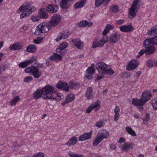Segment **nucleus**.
Segmentation results:
<instances>
[{
    "label": "nucleus",
    "mask_w": 157,
    "mask_h": 157,
    "mask_svg": "<svg viewBox=\"0 0 157 157\" xmlns=\"http://www.w3.org/2000/svg\"><path fill=\"white\" fill-rule=\"evenodd\" d=\"M96 66L97 69L98 71L96 81H98L103 78L105 74L112 75L114 73V71L110 68L108 65L103 62L98 63L96 64Z\"/></svg>",
    "instance_id": "1"
},
{
    "label": "nucleus",
    "mask_w": 157,
    "mask_h": 157,
    "mask_svg": "<svg viewBox=\"0 0 157 157\" xmlns=\"http://www.w3.org/2000/svg\"><path fill=\"white\" fill-rule=\"evenodd\" d=\"M32 4V2L24 3L19 8V10L22 13L20 14V18L22 19L29 16L33 12L36 10L34 6H31Z\"/></svg>",
    "instance_id": "2"
},
{
    "label": "nucleus",
    "mask_w": 157,
    "mask_h": 157,
    "mask_svg": "<svg viewBox=\"0 0 157 157\" xmlns=\"http://www.w3.org/2000/svg\"><path fill=\"white\" fill-rule=\"evenodd\" d=\"M49 94V85H47L42 89H38L33 94V98L37 100L41 98L43 94L42 98L44 99H49L48 94Z\"/></svg>",
    "instance_id": "3"
},
{
    "label": "nucleus",
    "mask_w": 157,
    "mask_h": 157,
    "mask_svg": "<svg viewBox=\"0 0 157 157\" xmlns=\"http://www.w3.org/2000/svg\"><path fill=\"white\" fill-rule=\"evenodd\" d=\"M64 98L62 93L57 92L53 87L50 86V101H53V104H55L56 101H59Z\"/></svg>",
    "instance_id": "4"
},
{
    "label": "nucleus",
    "mask_w": 157,
    "mask_h": 157,
    "mask_svg": "<svg viewBox=\"0 0 157 157\" xmlns=\"http://www.w3.org/2000/svg\"><path fill=\"white\" fill-rule=\"evenodd\" d=\"M109 39L108 36H103L101 38L98 37H96L93 40L92 48H95L103 47L108 41Z\"/></svg>",
    "instance_id": "5"
},
{
    "label": "nucleus",
    "mask_w": 157,
    "mask_h": 157,
    "mask_svg": "<svg viewBox=\"0 0 157 157\" xmlns=\"http://www.w3.org/2000/svg\"><path fill=\"white\" fill-rule=\"evenodd\" d=\"M139 1L140 0H134L129 10L128 15V18L132 19L136 15L137 11L140 8L139 4Z\"/></svg>",
    "instance_id": "6"
},
{
    "label": "nucleus",
    "mask_w": 157,
    "mask_h": 157,
    "mask_svg": "<svg viewBox=\"0 0 157 157\" xmlns=\"http://www.w3.org/2000/svg\"><path fill=\"white\" fill-rule=\"evenodd\" d=\"M49 30V24L45 22H43L36 27L34 34L39 35L41 33H46Z\"/></svg>",
    "instance_id": "7"
},
{
    "label": "nucleus",
    "mask_w": 157,
    "mask_h": 157,
    "mask_svg": "<svg viewBox=\"0 0 157 157\" xmlns=\"http://www.w3.org/2000/svg\"><path fill=\"white\" fill-rule=\"evenodd\" d=\"M38 68L35 66H31L28 67L25 69L26 73H31L35 78H38L42 75V72L38 71Z\"/></svg>",
    "instance_id": "8"
},
{
    "label": "nucleus",
    "mask_w": 157,
    "mask_h": 157,
    "mask_svg": "<svg viewBox=\"0 0 157 157\" xmlns=\"http://www.w3.org/2000/svg\"><path fill=\"white\" fill-rule=\"evenodd\" d=\"M101 101L99 100H97L90 104L86 110V112L89 113L93 110L94 112L98 111L100 109Z\"/></svg>",
    "instance_id": "9"
},
{
    "label": "nucleus",
    "mask_w": 157,
    "mask_h": 157,
    "mask_svg": "<svg viewBox=\"0 0 157 157\" xmlns=\"http://www.w3.org/2000/svg\"><path fill=\"white\" fill-rule=\"evenodd\" d=\"M139 63L136 59H132L130 61L126 66V69L128 71L135 69L138 66Z\"/></svg>",
    "instance_id": "10"
},
{
    "label": "nucleus",
    "mask_w": 157,
    "mask_h": 157,
    "mask_svg": "<svg viewBox=\"0 0 157 157\" xmlns=\"http://www.w3.org/2000/svg\"><path fill=\"white\" fill-rule=\"evenodd\" d=\"M61 16L59 14H54L52 17L51 20L50 21V25L53 26L58 25L61 20Z\"/></svg>",
    "instance_id": "11"
},
{
    "label": "nucleus",
    "mask_w": 157,
    "mask_h": 157,
    "mask_svg": "<svg viewBox=\"0 0 157 157\" xmlns=\"http://www.w3.org/2000/svg\"><path fill=\"white\" fill-rule=\"evenodd\" d=\"M134 146L133 143L129 142H126L124 144H120L119 147L122 151H128L129 149H132Z\"/></svg>",
    "instance_id": "12"
},
{
    "label": "nucleus",
    "mask_w": 157,
    "mask_h": 157,
    "mask_svg": "<svg viewBox=\"0 0 157 157\" xmlns=\"http://www.w3.org/2000/svg\"><path fill=\"white\" fill-rule=\"evenodd\" d=\"M68 46V44L65 42H63L60 44L58 48L56 49V52L60 55H63L65 54V49Z\"/></svg>",
    "instance_id": "13"
},
{
    "label": "nucleus",
    "mask_w": 157,
    "mask_h": 157,
    "mask_svg": "<svg viewBox=\"0 0 157 157\" xmlns=\"http://www.w3.org/2000/svg\"><path fill=\"white\" fill-rule=\"evenodd\" d=\"M95 72V69L93 67H89L86 70L84 74L86 78L90 80L93 78V75Z\"/></svg>",
    "instance_id": "14"
},
{
    "label": "nucleus",
    "mask_w": 157,
    "mask_h": 157,
    "mask_svg": "<svg viewBox=\"0 0 157 157\" xmlns=\"http://www.w3.org/2000/svg\"><path fill=\"white\" fill-rule=\"evenodd\" d=\"M152 95L149 91H144L142 93L140 98L142 103L144 104L148 100L151 99Z\"/></svg>",
    "instance_id": "15"
},
{
    "label": "nucleus",
    "mask_w": 157,
    "mask_h": 157,
    "mask_svg": "<svg viewBox=\"0 0 157 157\" xmlns=\"http://www.w3.org/2000/svg\"><path fill=\"white\" fill-rule=\"evenodd\" d=\"M49 5L47 7L46 9L41 8L39 11V15L41 18L46 19L48 17V12L49 11Z\"/></svg>",
    "instance_id": "16"
},
{
    "label": "nucleus",
    "mask_w": 157,
    "mask_h": 157,
    "mask_svg": "<svg viewBox=\"0 0 157 157\" xmlns=\"http://www.w3.org/2000/svg\"><path fill=\"white\" fill-rule=\"evenodd\" d=\"M56 86L57 88L61 89L66 92H68L69 90L70 87L68 83L66 82L59 81L57 83Z\"/></svg>",
    "instance_id": "17"
},
{
    "label": "nucleus",
    "mask_w": 157,
    "mask_h": 157,
    "mask_svg": "<svg viewBox=\"0 0 157 157\" xmlns=\"http://www.w3.org/2000/svg\"><path fill=\"white\" fill-rule=\"evenodd\" d=\"M36 58L34 57H32L29 60L26 59L24 62L20 63L19 66L22 68H25L36 61Z\"/></svg>",
    "instance_id": "18"
},
{
    "label": "nucleus",
    "mask_w": 157,
    "mask_h": 157,
    "mask_svg": "<svg viewBox=\"0 0 157 157\" xmlns=\"http://www.w3.org/2000/svg\"><path fill=\"white\" fill-rule=\"evenodd\" d=\"M120 38V34L117 33H113L111 34L109 38V40L111 43H117Z\"/></svg>",
    "instance_id": "19"
},
{
    "label": "nucleus",
    "mask_w": 157,
    "mask_h": 157,
    "mask_svg": "<svg viewBox=\"0 0 157 157\" xmlns=\"http://www.w3.org/2000/svg\"><path fill=\"white\" fill-rule=\"evenodd\" d=\"M85 96L87 99L91 100L94 98V94L93 92L92 87H89L87 88L85 93Z\"/></svg>",
    "instance_id": "20"
},
{
    "label": "nucleus",
    "mask_w": 157,
    "mask_h": 157,
    "mask_svg": "<svg viewBox=\"0 0 157 157\" xmlns=\"http://www.w3.org/2000/svg\"><path fill=\"white\" fill-rule=\"evenodd\" d=\"M120 30L124 32H132L134 29L132 26L131 25H124L120 26Z\"/></svg>",
    "instance_id": "21"
},
{
    "label": "nucleus",
    "mask_w": 157,
    "mask_h": 157,
    "mask_svg": "<svg viewBox=\"0 0 157 157\" xmlns=\"http://www.w3.org/2000/svg\"><path fill=\"white\" fill-rule=\"evenodd\" d=\"M92 132V131H90L88 133H84L79 137L78 140L82 141L90 139L91 136Z\"/></svg>",
    "instance_id": "22"
},
{
    "label": "nucleus",
    "mask_w": 157,
    "mask_h": 157,
    "mask_svg": "<svg viewBox=\"0 0 157 157\" xmlns=\"http://www.w3.org/2000/svg\"><path fill=\"white\" fill-rule=\"evenodd\" d=\"M97 135L103 140V139H106L109 137V132L105 129H101L99 131Z\"/></svg>",
    "instance_id": "23"
},
{
    "label": "nucleus",
    "mask_w": 157,
    "mask_h": 157,
    "mask_svg": "<svg viewBox=\"0 0 157 157\" xmlns=\"http://www.w3.org/2000/svg\"><path fill=\"white\" fill-rule=\"evenodd\" d=\"M132 103L134 105L139 107L141 109H143V105H144L141 100L137 98H134L132 99Z\"/></svg>",
    "instance_id": "24"
},
{
    "label": "nucleus",
    "mask_w": 157,
    "mask_h": 157,
    "mask_svg": "<svg viewBox=\"0 0 157 157\" xmlns=\"http://www.w3.org/2000/svg\"><path fill=\"white\" fill-rule=\"evenodd\" d=\"M70 88L71 89H76L79 87V83L78 81L76 80H72L69 82Z\"/></svg>",
    "instance_id": "25"
},
{
    "label": "nucleus",
    "mask_w": 157,
    "mask_h": 157,
    "mask_svg": "<svg viewBox=\"0 0 157 157\" xmlns=\"http://www.w3.org/2000/svg\"><path fill=\"white\" fill-rule=\"evenodd\" d=\"M23 48V46L18 42H17L11 45L9 48V49L12 51L18 50Z\"/></svg>",
    "instance_id": "26"
},
{
    "label": "nucleus",
    "mask_w": 157,
    "mask_h": 157,
    "mask_svg": "<svg viewBox=\"0 0 157 157\" xmlns=\"http://www.w3.org/2000/svg\"><path fill=\"white\" fill-rule=\"evenodd\" d=\"M72 42L77 48L79 49L82 48L83 47V44L79 39H73L72 40Z\"/></svg>",
    "instance_id": "27"
},
{
    "label": "nucleus",
    "mask_w": 157,
    "mask_h": 157,
    "mask_svg": "<svg viewBox=\"0 0 157 157\" xmlns=\"http://www.w3.org/2000/svg\"><path fill=\"white\" fill-rule=\"evenodd\" d=\"M92 22H88L86 20H83L80 21L78 23V26L79 27H85L87 26V27H90L92 26L93 25Z\"/></svg>",
    "instance_id": "28"
},
{
    "label": "nucleus",
    "mask_w": 157,
    "mask_h": 157,
    "mask_svg": "<svg viewBox=\"0 0 157 157\" xmlns=\"http://www.w3.org/2000/svg\"><path fill=\"white\" fill-rule=\"evenodd\" d=\"M78 141L77 138L75 136H73L71 137L69 140L66 143L65 145L68 146L74 145Z\"/></svg>",
    "instance_id": "29"
},
{
    "label": "nucleus",
    "mask_w": 157,
    "mask_h": 157,
    "mask_svg": "<svg viewBox=\"0 0 157 157\" xmlns=\"http://www.w3.org/2000/svg\"><path fill=\"white\" fill-rule=\"evenodd\" d=\"M114 28V26L109 24H107L105 27L102 33L103 36H106V35L109 32L110 30Z\"/></svg>",
    "instance_id": "30"
},
{
    "label": "nucleus",
    "mask_w": 157,
    "mask_h": 157,
    "mask_svg": "<svg viewBox=\"0 0 157 157\" xmlns=\"http://www.w3.org/2000/svg\"><path fill=\"white\" fill-rule=\"evenodd\" d=\"M70 1L69 0H62L60 3V6L63 9L67 8L70 6Z\"/></svg>",
    "instance_id": "31"
},
{
    "label": "nucleus",
    "mask_w": 157,
    "mask_h": 157,
    "mask_svg": "<svg viewBox=\"0 0 157 157\" xmlns=\"http://www.w3.org/2000/svg\"><path fill=\"white\" fill-rule=\"evenodd\" d=\"M58 53H54L53 55L50 57V59L52 60L59 62L61 61L62 59V55H59Z\"/></svg>",
    "instance_id": "32"
},
{
    "label": "nucleus",
    "mask_w": 157,
    "mask_h": 157,
    "mask_svg": "<svg viewBox=\"0 0 157 157\" xmlns=\"http://www.w3.org/2000/svg\"><path fill=\"white\" fill-rule=\"evenodd\" d=\"M86 2V0H82L76 3L74 6V8L78 9L83 7Z\"/></svg>",
    "instance_id": "33"
},
{
    "label": "nucleus",
    "mask_w": 157,
    "mask_h": 157,
    "mask_svg": "<svg viewBox=\"0 0 157 157\" xmlns=\"http://www.w3.org/2000/svg\"><path fill=\"white\" fill-rule=\"evenodd\" d=\"M36 51V48L35 45H30L27 48L26 51L29 52L35 53Z\"/></svg>",
    "instance_id": "34"
},
{
    "label": "nucleus",
    "mask_w": 157,
    "mask_h": 157,
    "mask_svg": "<svg viewBox=\"0 0 157 157\" xmlns=\"http://www.w3.org/2000/svg\"><path fill=\"white\" fill-rule=\"evenodd\" d=\"M125 130L127 132L132 136L134 137L136 136V134L135 131L131 127L126 126L125 127Z\"/></svg>",
    "instance_id": "35"
},
{
    "label": "nucleus",
    "mask_w": 157,
    "mask_h": 157,
    "mask_svg": "<svg viewBox=\"0 0 157 157\" xmlns=\"http://www.w3.org/2000/svg\"><path fill=\"white\" fill-rule=\"evenodd\" d=\"M146 53L147 54H150L155 52V48L152 45L146 48Z\"/></svg>",
    "instance_id": "36"
},
{
    "label": "nucleus",
    "mask_w": 157,
    "mask_h": 157,
    "mask_svg": "<svg viewBox=\"0 0 157 157\" xmlns=\"http://www.w3.org/2000/svg\"><path fill=\"white\" fill-rule=\"evenodd\" d=\"M153 45L152 40L151 38L145 40L144 42V45L145 48L152 46Z\"/></svg>",
    "instance_id": "37"
},
{
    "label": "nucleus",
    "mask_w": 157,
    "mask_h": 157,
    "mask_svg": "<svg viewBox=\"0 0 157 157\" xmlns=\"http://www.w3.org/2000/svg\"><path fill=\"white\" fill-rule=\"evenodd\" d=\"M149 35H153L154 34H157V26H153L150 30L148 31Z\"/></svg>",
    "instance_id": "38"
},
{
    "label": "nucleus",
    "mask_w": 157,
    "mask_h": 157,
    "mask_svg": "<svg viewBox=\"0 0 157 157\" xmlns=\"http://www.w3.org/2000/svg\"><path fill=\"white\" fill-rule=\"evenodd\" d=\"M58 6L53 5H50V13H55L58 10Z\"/></svg>",
    "instance_id": "39"
},
{
    "label": "nucleus",
    "mask_w": 157,
    "mask_h": 157,
    "mask_svg": "<svg viewBox=\"0 0 157 157\" xmlns=\"http://www.w3.org/2000/svg\"><path fill=\"white\" fill-rule=\"evenodd\" d=\"M102 140L101 139V138L99 136L97 135L96 138L93 142V145L95 146H96Z\"/></svg>",
    "instance_id": "40"
},
{
    "label": "nucleus",
    "mask_w": 157,
    "mask_h": 157,
    "mask_svg": "<svg viewBox=\"0 0 157 157\" xmlns=\"http://www.w3.org/2000/svg\"><path fill=\"white\" fill-rule=\"evenodd\" d=\"M75 98V95L73 94H70L68 95L66 99L70 103L74 100Z\"/></svg>",
    "instance_id": "41"
},
{
    "label": "nucleus",
    "mask_w": 157,
    "mask_h": 157,
    "mask_svg": "<svg viewBox=\"0 0 157 157\" xmlns=\"http://www.w3.org/2000/svg\"><path fill=\"white\" fill-rule=\"evenodd\" d=\"M153 109L155 110H157V98L152 100L151 102Z\"/></svg>",
    "instance_id": "42"
},
{
    "label": "nucleus",
    "mask_w": 157,
    "mask_h": 157,
    "mask_svg": "<svg viewBox=\"0 0 157 157\" xmlns=\"http://www.w3.org/2000/svg\"><path fill=\"white\" fill-rule=\"evenodd\" d=\"M20 100V98L19 96H16L10 102V105L11 106H13L16 104L17 102L18 101Z\"/></svg>",
    "instance_id": "43"
},
{
    "label": "nucleus",
    "mask_w": 157,
    "mask_h": 157,
    "mask_svg": "<svg viewBox=\"0 0 157 157\" xmlns=\"http://www.w3.org/2000/svg\"><path fill=\"white\" fill-rule=\"evenodd\" d=\"M103 4L104 6H106V4L104 2V0H96L95 2V6L97 7H99L101 5Z\"/></svg>",
    "instance_id": "44"
},
{
    "label": "nucleus",
    "mask_w": 157,
    "mask_h": 157,
    "mask_svg": "<svg viewBox=\"0 0 157 157\" xmlns=\"http://www.w3.org/2000/svg\"><path fill=\"white\" fill-rule=\"evenodd\" d=\"M119 10L118 7L117 6L113 5L110 7V11L113 13H116Z\"/></svg>",
    "instance_id": "45"
},
{
    "label": "nucleus",
    "mask_w": 157,
    "mask_h": 157,
    "mask_svg": "<svg viewBox=\"0 0 157 157\" xmlns=\"http://www.w3.org/2000/svg\"><path fill=\"white\" fill-rule=\"evenodd\" d=\"M150 117V115L149 114H147L143 118L144 123L145 124L149 120Z\"/></svg>",
    "instance_id": "46"
},
{
    "label": "nucleus",
    "mask_w": 157,
    "mask_h": 157,
    "mask_svg": "<svg viewBox=\"0 0 157 157\" xmlns=\"http://www.w3.org/2000/svg\"><path fill=\"white\" fill-rule=\"evenodd\" d=\"M40 18L39 16L36 15L32 16L31 20L35 22L39 21Z\"/></svg>",
    "instance_id": "47"
},
{
    "label": "nucleus",
    "mask_w": 157,
    "mask_h": 157,
    "mask_svg": "<svg viewBox=\"0 0 157 157\" xmlns=\"http://www.w3.org/2000/svg\"><path fill=\"white\" fill-rule=\"evenodd\" d=\"M154 64H155V62L152 60H149L147 62V65L148 67H152Z\"/></svg>",
    "instance_id": "48"
},
{
    "label": "nucleus",
    "mask_w": 157,
    "mask_h": 157,
    "mask_svg": "<svg viewBox=\"0 0 157 157\" xmlns=\"http://www.w3.org/2000/svg\"><path fill=\"white\" fill-rule=\"evenodd\" d=\"M60 33H62V36L63 37V38H67L69 35H70V33L67 31H63Z\"/></svg>",
    "instance_id": "49"
},
{
    "label": "nucleus",
    "mask_w": 157,
    "mask_h": 157,
    "mask_svg": "<svg viewBox=\"0 0 157 157\" xmlns=\"http://www.w3.org/2000/svg\"><path fill=\"white\" fill-rule=\"evenodd\" d=\"M33 79V78L32 76H29L25 78L23 81L24 82H31Z\"/></svg>",
    "instance_id": "50"
},
{
    "label": "nucleus",
    "mask_w": 157,
    "mask_h": 157,
    "mask_svg": "<svg viewBox=\"0 0 157 157\" xmlns=\"http://www.w3.org/2000/svg\"><path fill=\"white\" fill-rule=\"evenodd\" d=\"M43 40V38L41 37H38L36 39H34L33 40V42L36 44H39L41 43Z\"/></svg>",
    "instance_id": "51"
},
{
    "label": "nucleus",
    "mask_w": 157,
    "mask_h": 157,
    "mask_svg": "<svg viewBox=\"0 0 157 157\" xmlns=\"http://www.w3.org/2000/svg\"><path fill=\"white\" fill-rule=\"evenodd\" d=\"M104 124L102 121H99L97 122L95 124V125L98 128H100L103 126Z\"/></svg>",
    "instance_id": "52"
},
{
    "label": "nucleus",
    "mask_w": 157,
    "mask_h": 157,
    "mask_svg": "<svg viewBox=\"0 0 157 157\" xmlns=\"http://www.w3.org/2000/svg\"><path fill=\"white\" fill-rule=\"evenodd\" d=\"M63 38L62 36V33H59L57 36V38L55 39V40L57 42H59Z\"/></svg>",
    "instance_id": "53"
},
{
    "label": "nucleus",
    "mask_w": 157,
    "mask_h": 157,
    "mask_svg": "<svg viewBox=\"0 0 157 157\" xmlns=\"http://www.w3.org/2000/svg\"><path fill=\"white\" fill-rule=\"evenodd\" d=\"M152 40L153 45H157V35L154 37L151 38Z\"/></svg>",
    "instance_id": "54"
},
{
    "label": "nucleus",
    "mask_w": 157,
    "mask_h": 157,
    "mask_svg": "<svg viewBox=\"0 0 157 157\" xmlns=\"http://www.w3.org/2000/svg\"><path fill=\"white\" fill-rule=\"evenodd\" d=\"M124 22V20H119L117 21V23L118 25H121L123 24Z\"/></svg>",
    "instance_id": "55"
},
{
    "label": "nucleus",
    "mask_w": 157,
    "mask_h": 157,
    "mask_svg": "<svg viewBox=\"0 0 157 157\" xmlns=\"http://www.w3.org/2000/svg\"><path fill=\"white\" fill-rule=\"evenodd\" d=\"M125 139L123 137H121L118 140V143H120L121 144H122V143H124L125 142Z\"/></svg>",
    "instance_id": "56"
},
{
    "label": "nucleus",
    "mask_w": 157,
    "mask_h": 157,
    "mask_svg": "<svg viewBox=\"0 0 157 157\" xmlns=\"http://www.w3.org/2000/svg\"><path fill=\"white\" fill-rule=\"evenodd\" d=\"M119 113H115L114 116V120L115 121H117L118 120L119 117Z\"/></svg>",
    "instance_id": "57"
},
{
    "label": "nucleus",
    "mask_w": 157,
    "mask_h": 157,
    "mask_svg": "<svg viewBox=\"0 0 157 157\" xmlns=\"http://www.w3.org/2000/svg\"><path fill=\"white\" fill-rule=\"evenodd\" d=\"M145 52L146 53V49H143L139 52V54L142 56Z\"/></svg>",
    "instance_id": "58"
},
{
    "label": "nucleus",
    "mask_w": 157,
    "mask_h": 157,
    "mask_svg": "<svg viewBox=\"0 0 157 157\" xmlns=\"http://www.w3.org/2000/svg\"><path fill=\"white\" fill-rule=\"evenodd\" d=\"M76 154L75 153L72 152H69L68 153L70 157H76L75 156H76Z\"/></svg>",
    "instance_id": "59"
},
{
    "label": "nucleus",
    "mask_w": 157,
    "mask_h": 157,
    "mask_svg": "<svg viewBox=\"0 0 157 157\" xmlns=\"http://www.w3.org/2000/svg\"><path fill=\"white\" fill-rule=\"evenodd\" d=\"M119 108L118 106H116V107L114 110V112L115 113H118L119 112Z\"/></svg>",
    "instance_id": "60"
},
{
    "label": "nucleus",
    "mask_w": 157,
    "mask_h": 157,
    "mask_svg": "<svg viewBox=\"0 0 157 157\" xmlns=\"http://www.w3.org/2000/svg\"><path fill=\"white\" fill-rule=\"evenodd\" d=\"M35 63L37 66V67H36L38 68H37L38 69V70L40 68H41L43 67V65L42 63H38L36 62Z\"/></svg>",
    "instance_id": "61"
},
{
    "label": "nucleus",
    "mask_w": 157,
    "mask_h": 157,
    "mask_svg": "<svg viewBox=\"0 0 157 157\" xmlns=\"http://www.w3.org/2000/svg\"><path fill=\"white\" fill-rule=\"evenodd\" d=\"M110 147L112 150H115L116 149V146L113 144H111L110 145Z\"/></svg>",
    "instance_id": "62"
},
{
    "label": "nucleus",
    "mask_w": 157,
    "mask_h": 157,
    "mask_svg": "<svg viewBox=\"0 0 157 157\" xmlns=\"http://www.w3.org/2000/svg\"><path fill=\"white\" fill-rule=\"evenodd\" d=\"M69 103V102H68V101H67V100L65 98V101L63 102L62 103H61V105H62V106H64L66 104H68Z\"/></svg>",
    "instance_id": "63"
},
{
    "label": "nucleus",
    "mask_w": 157,
    "mask_h": 157,
    "mask_svg": "<svg viewBox=\"0 0 157 157\" xmlns=\"http://www.w3.org/2000/svg\"><path fill=\"white\" fill-rule=\"evenodd\" d=\"M134 117L137 119H139L141 117L140 116L139 114H135L133 115Z\"/></svg>",
    "instance_id": "64"
}]
</instances>
